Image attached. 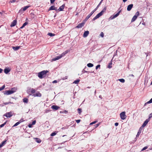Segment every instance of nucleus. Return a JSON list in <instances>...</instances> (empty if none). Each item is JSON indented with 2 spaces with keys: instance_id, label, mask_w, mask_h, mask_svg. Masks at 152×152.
Returning <instances> with one entry per match:
<instances>
[{
  "instance_id": "obj_31",
  "label": "nucleus",
  "mask_w": 152,
  "mask_h": 152,
  "mask_svg": "<svg viewBox=\"0 0 152 152\" xmlns=\"http://www.w3.org/2000/svg\"><path fill=\"white\" fill-rule=\"evenodd\" d=\"M28 24V22H25L23 25V26L20 27V28H23L25 26H26V25H27Z\"/></svg>"
},
{
  "instance_id": "obj_32",
  "label": "nucleus",
  "mask_w": 152,
  "mask_h": 152,
  "mask_svg": "<svg viewBox=\"0 0 152 152\" xmlns=\"http://www.w3.org/2000/svg\"><path fill=\"white\" fill-rule=\"evenodd\" d=\"M103 1V0H102L100 2V3H99V4L97 5V7H96V8L94 9V10H96H96H97V9L99 7V6H100V4H101L102 3V1Z\"/></svg>"
},
{
  "instance_id": "obj_51",
  "label": "nucleus",
  "mask_w": 152,
  "mask_h": 152,
  "mask_svg": "<svg viewBox=\"0 0 152 152\" xmlns=\"http://www.w3.org/2000/svg\"><path fill=\"white\" fill-rule=\"evenodd\" d=\"M36 120H34V121H33L32 122V125H34L36 123Z\"/></svg>"
},
{
  "instance_id": "obj_2",
  "label": "nucleus",
  "mask_w": 152,
  "mask_h": 152,
  "mask_svg": "<svg viewBox=\"0 0 152 152\" xmlns=\"http://www.w3.org/2000/svg\"><path fill=\"white\" fill-rule=\"evenodd\" d=\"M16 89L15 88H14L12 89L11 90H6L4 91V94L5 95H9L12 94L16 91Z\"/></svg>"
},
{
  "instance_id": "obj_15",
  "label": "nucleus",
  "mask_w": 152,
  "mask_h": 152,
  "mask_svg": "<svg viewBox=\"0 0 152 152\" xmlns=\"http://www.w3.org/2000/svg\"><path fill=\"white\" fill-rule=\"evenodd\" d=\"M17 23V20H14L13 21L12 23L10 25V27H12L13 26H15Z\"/></svg>"
},
{
  "instance_id": "obj_39",
  "label": "nucleus",
  "mask_w": 152,
  "mask_h": 152,
  "mask_svg": "<svg viewBox=\"0 0 152 152\" xmlns=\"http://www.w3.org/2000/svg\"><path fill=\"white\" fill-rule=\"evenodd\" d=\"M141 132L140 130L137 133L136 135V137H139V135H140V134L141 133Z\"/></svg>"
},
{
  "instance_id": "obj_23",
  "label": "nucleus",
  "mask_w": 152,
  "mask_h": 152,
  "mask_svg": "<svg viewBox=\"0 0 152 152\" xmlns=\"http://www.w3.org/2000/svg\"><path fill=\"white\" fill-rule=\"evenodd\" d=\"M137 16L134 15L131 20V22H133L137 19Z\"/></svg>"
},
{
  "instance_id": "obj_43",
  "label": "nucleus",
  "mask_w": 152,
  "mask_h": 152,
  "mask_svg": "<svg viewBox=\"0 0 152 152\" xmlns=\"http://www.w3.org/2000/svg\"><path fill=\"white\" fill-rule=\"evenodd\" d=\"M6 122H5L3 124H2L1 125H0V127L1 128V127H3L6 124Z\"/></svg>"
},
{
  "instance_id": "obj_58",
  "label": "nucleus",
  "mask_w": 152,
  "mask_h": 152,
  "mask_svg": "<svg viewBox=\"0 0 152 152\" xmlns=\"http://www.w3.org/2000/svg\"><path fill=\"white\" fill-rule=\"evenodd\" d=\"M57 82V81L56 80H55L53 81L52 83H56Z\"/></svg>"
},
{
  "instance_id": "obj_17",
  "label": "nucleus",
  "mask_w": 152,
  "mask_h": 152,
  "mask_svg": "<svg viewBox=\"0 0 152 152\" xmlns=\"http://www.w3.org/2000/svg\"><path fill=\"white\" fill-rule=\"evenodd\" d=\"M10 71V69L9 68H6L4 69V72L6 74H8Z\"/></svg>"
},
{
  "instance_id": "obj_37",
  "label": "nucleus",
  "mask_w": 152,
  "mask_h": 152,
  "mask_svg": "<svg viewBox=\"0 0 152 152\" xmlns=\"http://www.w3.org/2000/svg\"><path fill=\"white\" fill-rule=\"evenodd\" d=\"M96 11V10L94 9L89 14L91 16Z\"/></svg>"
},
{
  "instance_id": "obj_36",
  "label": "nucleus",
  "mask_w": 152,
  "mask_h": 152,
  "mask_svg": "<svg viewBox=\"0 0 152 152\" xmlns=\"http://www.w3.org/2000/svg\"><path fill=\"white\" fill-rule=\"evenodd\" d=\"M118 80L121 82L124 83L125 82V80L124 79H120Z\"/></svg>"
},
{
  "instance_id": "obj_33",
  "label": "nucleus",
  "mask_w": 152,
  "mask_h": 152,
  "mask_svg": "<svg viewBox=\"0 0 152 152\" xmlns=\"http://www.w3.org/2000/svg\"><path fill=\"white\" fill-rule=\"evenodd\" d=\"M48 35L50 37H53L55 35V34H53L51 33H49Z\"/></svg>"
},
{
  "instance_id": "obj_21",
  "label": "nucleus",
  "mask_w": 152,
  "mask_h": 152,
  "mask_svg": "<svg viewBox=\"0 0 152 152\" xmlns=\"http://www.w3.org/2000/svg\"><path fill=\"white\" fill-rule=\"evenodd\" d=\"M121 10H120V11H119L115 15H114L113 17L112 18V19H113L114 18H116V17H117L119 14L120 13V12H121Z\"/></svg>"
},
{
  "instance_id": "obj_49",
  "label": "nucleus",
  "mask_w": 152,
  "mask_h": 152,
  "mask_svg": "<svg viewBox=\"0 0 152 152\" xmlns=\"http://www.w3.org/2000/svg\"><path fill=\"white\" fill-rule=\"evenodd\" d=\"M148 148L147 146H145L144 147L142 150V151H143L146 149H147Z\"/></svg>"
},
{
  "instance_id": "obj_46",
  "label": "nucleus",
  "mask_w": 152,
  "mask_h": 152,
  "mask_svg": "<svg viewBox=\"0 0 152 152\" xmlns=\"http://www.w3.org/2000/svg\"><path fill=\"white\" fill-rule=\"evenodd\" d=\"M152 117V113H151V114H149V118L148 119H149V120H150L151 118Z\"/></svg>"
},
{
  "instance_id": "obj_19",
  "label": "nucleus",
  "mask_w": 152,
  "mask_h": 152,
  "mask_svg": "<svg viewBox=\"0 0 152 152\" xmlns=\"http://www.w3.org/2000/svg\"><path fill=\"white\" fill-rule=\"evenodd\" d=\"M89 32L88 31H85L83 35V37H87L89 34Z\"/></svg>"
},
{
  "instance_id": "obj_47",
  "label": "nucleus",
  "mask_w": 152,
  "mask_h": 152,
  "mask_svg": "<svg viewBox=\"0 0 152 152\" xmlns=\"http://www.w3.org/2000/svg\"><path fill=\"white\" fill-rule=\"evenodd\" d=\"M18 2V1H16V0H11L10 1V2H11V3H14V2Z\"/></svg>"
},
{
  "instance_id": "obj_55",
  "label": "nucleus",
  "mask_w": 152,
  "mask_h": 152,
  "mask_svg": "<svg viewBox=\"0 0 152 152\" xmlns=\"http://www.w3.org/2000/svg\"><path fill=\"white\" fill-rule=\"evenodd\" d=\"M32 125L31 124H29L28 125V127H29V128H31L32 127Z\"/></svg>"
},
{
  "instance_id": "obj_11",
  "label": "nucleus",
  "mask_w": 152,
  "mask_h": 152,
  "mask_svg": "<svg viewBox=\"0 0 152 152\" xmlns=\"http://www.w3.org/2000/svg\"><path fill=\"white\" fill-rule=\"evenodd\" d=\"M149 121L150 120L149 119H146V120L144 121V122L143 123V124L142 126V127H144L145 126Z\"/></svg>"
},
{
  "instance_id": "obj_54",
  "label": "nucleus",
  "mask_w": 152,
  "mask_h": 152,
  "mask_svg": "<svg viewBox=\"0 0 152 152\" xmlns=\"http://www.w3.org/2000/svg\"><path fill=\"white\" fill-rule=\"evenodd\" d=\"M97 122L96 121H94L91 123H90V124H95Z\"/></svg>"
},
{
  "instance_id": "obj_35",
  "label": "nucleus",
  "mask_w": 152,
  "mask_h": 152,
  "mask_svg": "<svg viewBox=\"0 0 152 152\" xmlns=\"http://www.w3.org/2000/svg\"><path fill=\"white\" fill-rule=\"evenodd\" d=\"M77 111L78 112V113L79 114H80L82 112V109L81 108H79L77 109Z\"/></svg>"
},
{
  "instance_id": "obj_62",
  "label": "nucleus",
  "mask_w": 152,
  "mask_h": 152,
  "mask_svg": "<svg viewBox=\"0 0 152 152\" xmlns=\"http://www.w3.org/2000/svg\"><path fill=\"white\" fill-rule=\"evenodd\" d=\"M99 124H96L95 125H96L95 127H97L99 126Z\"/></svg>"
},
{
  "instance_id": "obj_26",
  "label": "nucleus",
  "mask_w": 152,
  "mask_h": 152,
  "mask_svg": "<svg viewBox=\"0 0 152 152\" xmlns=\"http://www.w3.org/2000/svg\"><path fill=\"white\" fill-rule=\"evenodd\" d=\"M35 139L36 142L38 143H40L41 142V140L38 138H36Z\"/></svg>"
},
{
  "instance_id": "obj_4",
  "label": "nucleus",
  "mask_w": 152,
  "mask_h": 152,
  "mask_svg": "<svg viewBox=\"0 0 152 152\" xmlns=\"http://www.w3.org/2000/svg\"><path fill=\"white\" fill-rule=\"evenodd\" d=\"M125 113V112H123L120 114V116L122 119L124 120L126 118V115Z\"/></svg>"
},
{
  "instance_id": "obj_42",
  "label": "nucleus",
  "mask_w": 152,
  "mask_h": 152,
  "mask_svg": "<svg viewBox=\"0 0 152 152\" xmlns=\"http://www.w3.org/2000/svg\"><path fill=\"white\" fill-rule=\"evenodd\" d=\"M19 124V121L18 122H17L16 124H15L12 127H14L16 126H18V125Z\"/></svg>"
},
{
  "instance_id": "obj_5",
  "label": "nucleus",
  "mask_w": 152,
  "mask_h": 152,
  "mask_svg": "<svg viewBox=\"0 0 152 152\" xmlns=\"http://www.w3.org/2000/svg\"><path fill=\"white\" fill-rule=\"evenodd\" d=\"M13 113L12 112L10 111L9 112L5 114L4 116H6L7 118H10L13 115Z\"/></svg>"
},
{
  "instance_id": "obj_48",
  "label": "nucleus",
  "mask_w": 152,
  "mask_h": 152,
  "mask_svg": "<svg viewBox=\"0 0 152 152\" xmlns=\"http://www.w3.org/2000/svg\"><path fill=\"white\" fill-rule=\"evenodd\" d=\"M139 15V12L138 11H137V12H136L135 14V16H137V17L138 16V15Z\"/></svg>"
},
{
  "instance_id": "obj_60",
  "label": "nucleus",
  "mask_w": 152,
  "mask_h": 152,
  "mask_svg": "<svg viewBox=\"0 0 152 152\" xmlns=\"http://www.w3.org/2000/svg\"><path fill=\"white\" fill-rule=\"evenodd\" d=\"M67 76H66L65 77H64L63 78H62V79L63 80H65V79H67Z\"/></svg>"
},
{
  "instance_id": "obj_7",
  "label": "nucleus",
  "mask_w": 152,
  "mask_h": 152,
  "mask_svg": "<svg viewBox=\"0 0 152 152\" xmlns=\"http://www.w3.org/2000/svg\"><path fill=\"white\" fill-rule=\"evenodd\" d=\"M104 14L101 11L93 19V20H95L99 18Z\"/></svg>"
},
{
  "instance_id": "obj_59",
  "label": "nucleus",
  "mask_w": 152,
  "mask_h": 152,
  "mask_svg": "<svg viewBox=\"0 0 152 152\" xmlns=\"http://www.w3.org/2000/svg\"><path fill=\"white\" fill-rule=\"evenodd\" d=\"M24 121L23 120V119H21L20 120V123L23 122Z\"/></svg>"
},
{
  "instance_id": "obj_56",
  "label": "nucleus",
  "mask_w": 152,
  "mask_h": 152,
  "mask_svg": "<svg viewBox=\"0 0 152 152\" xmlns=\"http://www.w3.org/2000/svg\"><path fill=\"white\" fill-rule=\"evenodd\" d=\"M4 27H4V25H1V26H0V28H4Z\"/></svg>"
},
{
  "instance_id": "obj_1",
  "label": "nucleus",
  "mask_w": 152,
  "mask_h": 152,
  "mask_svg": "<svg viewBox=\"0 0 152 152\" xmlns=\"http://www.w3.org/2000/svg\"><path fill=\"white\" fill-rule=\"evenodd\" d=\"M48 70H43L40 72L38 73V76L40 79H42L45 77L47 74L48 72Z\"/></svg>"
},
{
  "instance_id": "obj_22",
  "label": "nucleus",
  "mask_w": 152,
  "mask_h": 152,
  "mask_svg": "<svg viewBox=\"0 0 152 152\" xmlns=\"http://www.w3.org/2000/svg\"><path fill=\"white\" fill-rule=\"evenodd\" d=\"M121 10H120V11H119L115 15H114L113 17L112 18V19H113L114 18H116V17H117L119 14L120 13V12H121Z\"/></svg>"
},
{
  "instance_id": "obj_64",
  "label": "nucleus",
  "mask_w": 152,
  "mask_h": 152,
  "mask_svg": "<svg viewBox=\"0 0 152 152\" xmlns=\"http://www.w3.org/2000/svg\"><path fill=\"white\" fill-rule=\"evenodd\" d=\"M127 0H123V1L124 2H126Z\"/></svg>"
},
{
  "instance_id": "obj_63",
  "label": "nucleus",
  "mask_w": 152,
  "mask_h": 152,
  "mask_svg": "<svg viewBox=\"0 0 152 152\" xmlns=\"http://www.w3.org/2000/svg\"><path fill=\"white\" fill-rule=\"evenodd\" d=\"M3 146L1 144H0V148Z\"/></svg>"
},
{
  "instance_id": "obj_6",
  "label": "nucleus",
  "mask_w": 152,
  "mask_h": 152,
  "mask_svg": "<svg viewBox=\"0 0 152 152\" xmlns=\"http://www.w3.org/2000/svg\"><path fill=\"white\" fill-rule=\"evenodd\" d=\"M32 96L34 97H41L42 96V94L39 91H37L32 95Z\"/></svg>"
},
{
  "instance_id": "obj_18",
  "label": "nucleus",
  "mask_w": 152,
  "mask_h": 152,
  "mask_svg": "<svg viewBox=\"0 0 152 152\" xmlns=\"http://www.w3.org/2000/svg\"><path fill=\"white\" fill-rule=\"evenodd\" d=\"M70 51V50H66L63 53L61 54V55L62 56V57L64 56L66 54L68 53V52H69Z\"/></svg>"
},
{
  "instance_id": "obj_45",
  "label": "nucleus",
  "mask_w": 152,
  "mask_h": 152,
  "mask_svg": "<svg viewBox=\"0 0 152 152\" xmlns=\"http://www.w3.org/2000/svg\"><path fill=\"white\" fill-rule=\"evenodd\" d=\"M56 133L55 132H53L51 134H50V136H54L55 135H56Z\"/></svg>"
},
{
  "instance_id": "obj_44",
  "label": "nucleus",
  "mask_w": 152,
  "mask_h": 152,
  "mask_svg": "<svg viewBox=\"0 0 152 152\" xmlns=\"http://www.w3.org/2000/svg\"><path fill=\"white\" fill-rule=\"evenodd\" d=\"M100 36L102 37H103L104 36V34L103 32L101 33Z\"/></svg>"
},
{
  "instance_id": "obj_16",
  "label": "nucleus",
  "mask_w": 152,
  "mask_h": 152,
  "mask_svg": "<svg viewBox=\"0 0 152 152\" xmlns=\"http://www.w3.org/2000/svg\"><path fill=\"white\" fill-rule=\"evenodd\" d=\"M65 5L64 4L61 6L57 10H58L59 11H62L63 10V9H64L65 7Z\"/></svg>"
},
{
  "instance_id": "obj_57",
  "label": "nucleus",
  "mask_w": 152,
  "mask_h": 152,
  "mask_svg": "<svg viewBox=\"0 0 152 152\" xmlns=\"http://www.w3.org/2000/svg\"><path fill=\"white\" fill-rule=\"evenodd\" d=\"M118 125V123L117 122L115 123V125L116 126H117Z\"/></svg>"
},
{
  "instance_id": "obj_52",
  "label": "nucleus",
  "mask_w": 152,
  "mask_h": 152,
  "mask_svg": "<svg viewBox=\"0 0 152 152\" xmlns=\"http://www.w3.org/2000/svg\"><path fill=\"white\" fill-rule=\"evenodd\" d=\"M76 122L77 123H79L80 122V120L78 119V120H75Z\"/></svg>"
},
{
  "instance_id": "obj_28",
  "label": "nucleus",
  "mask_w": 152,
  "mask_h": 152,
  "mask_svg": "<svg viewBox=\"0 0 152 152\" xmlns=\"http://www.w3.org/2000/svg\"><path fill=\"white\" fill-rule=\"evenodd\" d=\"M87 66L89 67H93L94 66V65L91 63H89L87 64Z\"/></svg>"
},
{
  "instance_id": "obj_25",
  "label": "nucleus",
  "mask_w": 152,
  "mask_h": 152,
  "mask_svg": "<svg viewBox=\"0 0 152 152\" xmlns=\"http://www.w3.org/2000/svg\"><path fill=\"white\" fill-rule=\"evenodd\" d=\"M23 101L24 103H27L28 102V99L26 98H24L23 99Z\"/></svg>"
},
{
  "instance_id": "obj_34",
  "label": "nucleus",
  "mask_w": 152,
  "mask_h": 152,
  "mask_svg": "<svg viewBox=\"0 0 152 152\" xmlns=\"http://www.w3.org/2000/svg\"><path fill=\"white\" fill-rule=\"evenodd\" d=\"M7 142V140H4L1 143V144L3 146Z\"/></svg>"
},
{
  "instance_id": "obj_53",
  "label": "nucleus",
  "mask_w": 152,
  "mask_h": 152,
  "mask_svg": "<svg viewBox=\"0 0 152 152\" xmlns=\"http://www.w3.org/2000/svg\"><path fill=\"white\" fill-rule=\"evenodd\" d=\"M56 0H50V3L51 4H53V2H54Z\"/></svg>"
},
{
  "instance_id": "obj_41",
  "label": "nucleus",
  "mask_w": 152,
  "mask_h": 152,
  "mask_svg": "<svg viewBox=\"0 0 152 152\" xmlns=\"http://www.w3.org/2000/svg\"><path fill=\"white\" fill-rule=\"evenodd\" d=\"M152 103V98L147 103L145 104V105L146 104L148 103Z\"/></svg>"
},
{
  "instance_id": "obj_29",
  "label": "nucleus",
  "mask_w": 152,
  "mask_h": 152,
  "mask_svg": "<svg viewBox=\"0 0 152 152\" xmlns=\"http://www.w3.org/2000/svg\"><path fill=\"white\" fill-rule=\"evenodd\" d=\"M12 48L14 50H17L19 49V46H18L16 47H13Z\"/></svg>"
},
{
  "instance_id": "obj_10",
  "label": "nucleus",
  "mask_w": 152,
  "mask_h": 152,
  "mask_svg": "<svg viewBox=\"0 0 152 152\" xmlns=\"http://www.w3.org/2000/svg\"><path fill=\"white\" fill-rule=\"evenodd\" d=\"M62 56L61 55L56 56L55 58H54L52 59V61H55L57 60H58L62 57Z\"/></svg>"
},
{
  "instance_id": "obj_9",
  "label": "nucleus",
  "mask_w": 152,
  "mask_h": 152,
  "mask_svg": "<svg viewBox=\"0 0 152 152\" xmlns=\"http://www.w3.org/2000/svg\"><path fill=\"white\" fill-rule=\"evenodd\" d=\"M85 22H84V21L83 20L82 23H80L79 24H78V25L76 27L77 28H82L83 26H84Z\"/></svg>"
},
{
  "instance_id": "obj_24",
  "label": "nucleus",
  "mask_w": 152,
  "mask_h": 152,
  "mask_svg": "<svg viewBox=\"0 0 152 152\" xmlns=\"http://www.w3.org/2000/svg\"><path fill=\"white\" fill-rule=\"evenodd\" d=\"M91 16L89 14L88 15L86 16L85 19L84 20V22H86L90 18Z\"/></svg>"
},
{
  "instance_id": "obj_13",
  "label": "nucleus",
  "mask_w": 152,
  "mask_h": 152,
  "mask_svg": "<svg viewBox=\"0 0 152 152\" xmlns=\"http://www.w3.org/2000/svg\"><path fill=\"white\" fill-rule=\"evenodd\" d=\"M51 108L55 110H57L60 108V107L56 105H53L51 106Z\"/></svg>"
},
{
  "instance_id": "obj_3",
  "label": "nucleus",
  "mask_w": 152,
  "mask_h": 152,
  "mask_svg": "<svg viewBox=\"0 0 152 152\" xmlns=\"http://www.w3.org/2000/svg\"><path fill=\"white\" fill-rule=\"evenodd\" d=\"M27 92L29 95H32L35 92V90L33 88H30L27 89Z\"/></svg>"
},
{
  "instance_id": "obj_38",
  "label": "nucleus",
  "mask_w": 152,
  "mask_h": 152,
  "mask_svg": "<svg viewBox=\"0 0 152 152\" xmlns=\"http://www.w3.org/2000/svg\"><path fill=\"white\" fill-rule=\"evenodd\" d=\"M5 85H3L0 88V91L4 89L5 88Z\"/></svg>"
},
{
  "instance_id": "obj_20",
  "label": "nucleus",
  "mask_w": 152,
  "mask_h": 152,
  "mask_svg": "<svg viewBox=\"0 0 152 152\" xmlns=\"http://www.w3.org/2000/svg\"><path fill=\"white\" fill-rule=\"evenodd\" d=\"M29 7V6H27L24 7L22 8L20 10V12L23 10V11H25Z\"/></svg>"
},
{
  "instance_id": "obj_30",
  "label": "nucleus",
  "mask_w": 152,
  "mask_h": 152,
  "mask_svg": "<svg viewBox=\"0 0 152 152\" xmlns=\"http://www.w3.org/2000/svg\"><path fill=\"white\" fill-rule=\"evenodd\" d=\"M80 81V80L79 79H77V80H75L73 82V83H75V84H77Z\"/></svg>"
},
{
  "instance_id": "obj_61",
  "label": "nucleus",
  "mask_w": 152,
  "mask_h": 152,
  "mask_svg": "<svg viewBox=\"0 0 152 152\" xmlns=\"http://www.w3.org/2000/svg\"><path fill=\"white\" fill-rule=\"evenodd\" d=\"M3 69L0 68V73H1L3 71Z\"/></svg>"
},
{
  "instance_id": "obj_14",
  "label": "nucleus",
  "mask_w": 152,
  "mask_h": 152,
  "mask_svg": "<svg viewBox=\"0 0 152 152\" xmlns=\"http://www.w3.org/2000/svg\"><path fill=\"white\" fill-rule=\"evenodd\" d=\"M133 5L132 4H130L128 5L127 7V10L128 11H130L133 7Z\"/></svg>"
},
{
  "instance_id": "obj_27",
  "label": "nucleus",
  "mask_w": 152,
  "mask_h": 152,
  "mask_svg": "<svg viewBox=\"0 0 152 152\" xmlns=\"http://www.w3.org/2000/svg\"><path fill=\"white\" fill-rule=\"evenodd\" d=\"M10 102H4L2 104H0V105L1 106H3L4 105H7L9 104V103H10Z\"/></svg>"
},
{
  "instance_id": "obj_50",
  "label": "nucleus",
  "mask_w": 152,
  "mask_h": 152,
  "mask_svg": "<svg viewBox=\"0 0 152 152\" xmlns=\"http://www.w3.org/2000/svg\"><path fill=\"white\" fill-rule=\"evenodd\" d=\"M100 65L99 64L97 66H96V69H97L98 68H100Z\"/></svg>"
},
{
  "instance_id": "obj_8",
  "label": "nucleus",
  "mask_w": 152,
  "mask_h": 152,
  "mask_svg": "<svg viewBox=\"0 0 152 152\" xmlns=\"http://www.w3.org/2000/svg\"><path fill=\"white\" fill-rule=\"evenodd\" d=\"M104 14L101 11L93 19V20H95L99 18Z\"/></svg>"
},
{
  "instance_id": "obj_12",
  "label": "nucleus",
  "mask_w": 152,
  "mask_h": 152,
  "mask_svg": "<svg viewBox=\"0 0 152 152\" xmlns=\"http://www.w3.org/2000/svg\"><path fill=\"white\" fill-rule=\"evenodd\" d=\"M51 10H55L56 11L57 10V8L55 7L54 5L51 6L49 8L48 11Z\"/></svg>"
},
{
  "instance_id": "obj_40",
  "label": "nucleus",
  "mask_w": 152,
  "mask_h": 152,
  "mask_svg": "<svg viewBox=\"0 0 152 152\" xmlns=\"http://www.w3.org/2000/svg\"><path fill=\"white\" fill-rule=\"evenodd\" d=\"M106 10H107L106 7H104L103 10L101 11L103 13H104V12L106 11Z\"/></svg>"
}]
</instances>
